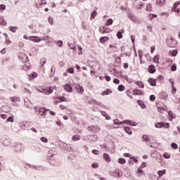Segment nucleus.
Wrapping results in <instances>:
<instances>
[{"label":"nucleus","instance_id":"6e6552de","mask_svg":"<svg viewBox=\"0 0 180 180\" xmlns=\"http://www.w3.org/2000/svg\"><path fill=\"white\" fill-rule=\"evenodd\" d=\"M48 162L51 164V165H53V167H56L57 165V161L56 160V158L54 156H52V158H47Z\"/></svg>","mask_w":180,"mask_h":180},{"label":"nucleus","instance_id":"a19ab883","mask_svg":"<svg viewBox=\"0 0 180 180\" xmlns=\"http://www.w3.org/2000/svg\"><path fill=\"white\" fill-rule=\"evenodd\" d=\"M56 45L58 47H63V41L59 40V41H56Z\"/></svg>","mask_w":180,"mask_h":180},{"label":"nucleus","instance_id":"c9c22d12","mask_svg":"<svg viewBox=\"0 0 180 180\" xmlns=\"http://www.w3.org/2000/svg\"><path fill=\"white\" fill-rule=\"evenodd\" d=\"M155 160L156 161H158V162H161L162 161V155L159 154L158 156L155 158Z\"/></svg>","mask_w":180,"mask_h":180},{"label":"nucleus","instance_id":"680f3d73","mask_svg":"<svg viewBox=\"0 0 180 180\" xmlns=\"http://www.w3.org/2000/svg\"><path fill=\"white\" fill-rule=\"evenodd\" d=\"M151 4H147L146 6V11H148L149 12H151Z\"/></svg>","mask_w":180,"mask_h":180},{"label":"nucleus","instance_id":"6e6d98bb","mask_svg":"<svg viewBox=\"0 0 180 180\" xmlns=\"http://www.w3.org/2000/svg\"><path fill=\"white\" fill-rule=\"evenodd\" d=\"M176 54H178V50H174L172 51V55L173 56V57L176 56Z\"/></svg>","mask_w":180,"mask_h":180},{"label":"nucleus","instance_id":"2eb2a0df","mask_svg":"<svg viewBox=\"0 0 180 180\" xmlns=\"http://www.w3.org/2000/svg\"><path fill=\"white\" fill-rule=\"evenodd\" d=\"M137 103L141 106V109H146L147 108V105H146V103H144V101L141 100H138Z\"/></svg>","mask_w":180,"mask_h":180},{"label":"nucleus","instance_id":"5fc2aeb1","mask_svg":"<svg viewBox=\"0 0 180 180\" xmlns=\"http://www.w3.org/2000/svg\"><path fill=\"white\" fill-rule=\"evenodd\" d=\"M139 57L140 60H142V58H143V51L141 50L139 51Z\"/></svg>","mask_w":180,"mask_h":180},{"label":"nucleus","instance_id":"bf43d9fd","mask_svg":"<svg viewBox=\"0 0 180 180\" xmlns=\"http://www.w3.org/2000/svg\"><path fill=\"white\" fill-rule=\"evenodd\" d=\"M6 8V6H5V4L0 5V11H5Z\"/></svg>","mask_w":180,"mask_h":180},{"label":"nucleus","instance_id":"37998d69","mask_svg":"<svg viewBox=\"0 0 180 180\" xmlns=\"http://www.w3.org/2000/svg\"><path fill=\"white\" fill-rule=\"evenodd\" d=\"M124 89V85H122V84H120L119 86H118V91H120V92H122V91Z\"/></svg>","mask_w":180,"mask_h":180},{"label":"nucleus","instance_id":"dca6fc26","mask_svg":"<svg viewBox=\"0 0 180 180\" xmlns=\"http://www.w3.org/2000/svg\"><path fill=\"white\" fill-rule=\"evenodd\" d=\"M160 99H165V101H167V99H168V94L162 91L160 94Z\"/></svg>","mask_w":180,"mask_h":180},{"label":"nucleus","instance_id":"49530a36","mask_svg":"<svg viewBox=\"0 0 180 180\" xmlns=\"http://www.w3.org/2000/svg\"><path fill=\"white\" fill-rule=\"evenodd\" d=\"M41 141L43 143H49V140L44 136L41 137Z\"/></svg>","mask_w":180,"mask_h":180},{"label":"nucleus","instance_id":"bb28decb","mask_svg":"<svg viewBox=\"0 0 180 180\" xmlns=\"http://www.w3.org/2000/svg\"><path fill=\"white\" fill-rule=\"evenodd\" d=\"M8 30H10V32H12L13 33H16V30H18V27H9Z\"/></svg>","mask_w":180,"mask_h":180},{"label":"nucleus","instance_id":"423d86ee","mask_svg":"<svg viewBox=\"0 0 180 180\" xmlns=\"http://www.w3.org/2000/svg\"><path fill=\"white\" fill-rule=\"evenodd\" d=\"M87 139L90 143H94V141H98V135H88Z\"/></svg>","mask_w":180,"mask_h":180},{"label":"nucleus","instance_id":"20e7f679","mask_svg":"<svg viewBox=\"0 0 180 180\" xmlns=\"http://www.w3.org/2000/svg\"><path fill=\"white\" fill-rule=\"evenodd\" d=\"M87 99H89V102L90 105H94V103H95V105H98V106H101V108H105V105H103V103H102L99 101H96V100H94L89 97H87Z\"/></svg>","mask_w":180,"mask_h":180},{"label":"nucleus","instance_id":"f8f14e48","mask_svg":"<svg viewBox=\"0 0 180 180\" xmlns=\"http://www.w3.org/2000/svg\"><path fill=\"white\" fill-rule=\"evenodd\" d=\"M148 70L150 72V74H154V72H155L156 71L155 66H154V65H149Z\"/></svg>","mask_w":180,"mask_h":180},{"label":"nucleus","instance_id":"774afa93","mask_svg":"<svg viewBox=\"0 0 180 180\" xmlns=\"http://www.w3.org/2000/svg\"><path fill=\"white\" fill-rule=\"evenodd\" d=\"M113 82L114 84H117L118 85V84L120 83V80H119V79H114Z\"/></svg>","mask_w":180,"mask_h":180},{"label":"nucleus","instance_id":"e433bc0d","mask_svg":"<svg viewBox=\"0 0 180 180\" xmlns=\"http://www.w3.org/2000/svg\"><path fill=\"white\" fill-rule=\"evenodd\" d=\"M7 122H11V123H13V122H15V119L13 118V117L11 116L8 117V119L6 120Z\"/></svg>","mask_w":180,"mask_h":180},{"label":"nucleus","instance_id":"4d7b16f0","mask_svg":"<svg viewBox=\"0 0 180 180\" xmlns=\"http://www.w3.org/2000/svg\"><path fill=\"white\" fill-rule=\"evenodd\" d=\"M30 77H32L33 79L37 77V73L36 72H32Z\"/></svg>","mask_w":180,"mask_h":180},{"label":"nucleus","instance_id":"b1692460","mask_svg":"<svg viewBox=\"0 0 180 180\" xmlns=\"http://www.w3.org/2000/svg\"><path fill=\"white\" fill-rule=\"evenodd\" d=\"M96 15H98L96 10L93 11L91 13V17L90 20H92L95 19V16H96Z\"/></svg>","mask_w":180,"mask_h":180},{"label":"nucleus","instance_id":"052dcab7","mask_svg":"<svg viewBox=\"0 0 180 180\" xmlns=\"http://www.w3.org/2000/svg\"><path fill=\"white\" fill-rule=\"evenodd\" d=\"M150 101L151 102H154V101H155V96L154 95H150Z\"/></svg>","mask_w":180,"mask_h":180},{"label":"nucleus","instance_id":"f704fd0d","mask_svg":"<svg viewBox=\"0 0 180 180\" xmlns=\"http://www.w3.org/2000/svg\"><path fill=\"white\" fill-rule=\"evenodd\" d=\"M6 109H8V105H4V106H1V110L4 112L5 113H8V112H9V111L6 110Z\"/></svg>","mask_w":180,"mask_h":180},{"label":"nucleus","instance_id":"412c9836","mask_svg":"<svg viewBox=\"0 0 180 180\" xmlns=\"http://www.w3.org/2000/svg\"><path fill=\"white\" fill-rule=\"evenodd\" d=\"M142 140H143V141H144L145 143H148V141H150V136H148V135L144 134V135L142 136Z\"/></svg>","mask_w":180,"mask_h":180},{"label":"nucleus","instance_id":"864d4df0","mask_svg":"<svg viewBox=\"0 0 180 180\" xmlns=\"http://www.w3.org/2000/svg\"><path fill=\"white\" fill-rule=\"evenodd\" d=\"M114 123H115L117 126H119V125H120V124H122V122H119V120H118V119L115 120H114Z\"/></svg>","mask_w":180,"mask_h":180},{"label":"nucleus","instance_id":"7c9ffc66","mask_svg":"<svg viewBox=\"0 0 180 180\" xmlns=\"http://www.w3.org/2000/svg\"><path fill=\"white\" fill-rule=\"evenodd\" d=\"M46 62H47V59H46L45 58H42L40 60V64H41V67H44V64H46Z\"/></svg>","mask_w":180,"mask_h":180},{"label":"nucleus","instance_id":"ea45409f","mask_svg":"<svg viewBox=\"0 0 180 180\" xmlns=\"http://www.w3.org/2000/svg\"><path fill=\"white\" fill-rule=\"evenodd\" d=\"M168 114L169 116H170L171 119H175V117H176V115H175L174 112H172V111H169Z\"/></svg>","mask_w":180,"mask_h":180},{"label":"nucleus","instance_id":"cd10ccee","mask_svg":"<svg viewBox=\"0 0 180 180\" xmlns=\"http://www.w3.org/2000/svg\"><path fill=\"white\" fill-rule=\"evenodd\" d=\"M72 139L73 140V141H78V140L81 139V136H79V135H78V134L74 135L72 136Z\"/></svg>","mask_w":180,"mask_h":180},{"label":"nucleus","instance_id":"c756f323","mask_svg":"<svg viewBox=\"0 0 180 180\" xmlns=\"http://www.w3.org/2000/svg\"><path fill=\"white\" fill-rule=\"evenodd\" d=\"M63 147H65V151H72V148L67 144L64 145Z\"/></svg>","mask_w":180,"mask_h":180},{"label":"nucleus","instance_id":"4be33fe9","mask_svg":"<svg viewBox=\"0 0 180 180\" xmlns=\"http://www.w3.org/2000/svg\"><path fill=\"white\" fill-rule=\"evenodd\" d=\"M109 94H112V90L107 89L101 93V95L105 96V95H109Z\"/></svg>","mask_w":180,"mask_h":180},{"label":"nucleus","instance_id":"5701e85b","mask_svg":"<svg viewBox=\"0 0 180 180\" xmlns=\"http://www.w3.org/2000/svg\"><path fill=\"white\" fill-rule=\"evenodd\" d=\"M124 131H126V133H127V134H132V133H133V131L129 127H125L124 128Z\"/></svg>","mask_w":180,"mask_h":180},{"label":"nucleus","instance_id":"3c124183","mask_svg":"<svg viewBox=\"0 0 180 180\" xmlns=\"http://www.w3.org/2000/svg\"><path fill=\"white\" fill-rule=\"evenodd\" d=\"M68 72H69L70 74H74V68H69L67 70Z\"/></svg>","mask_w":180,"mask_h":180},{"label":"nucleus","instance_id":"ddd939ff","mask_svg":"<svg viewBox=\"0 0 180 180\" xmlns=\"http://www.w3.org/2000/svg\"><path fill=\"white\" fill-rule=\"evenodd\" d=\"M148 82L151 86H155V85H157V79H155L149 78Z\"/></svg>","mask_w":180,"mask_h":180},{"label":"nucleus","instance_id":"a18cd8bd","mask_svg":"<svg viewBox=\"0 0 180 180\" xmlns=\"http://www.w3.org/2000/svg\"><path fill=\"white\" fill-rule=\"evenodd\" d=\"M92 154H94V155H99L100 154V152L98 150H92Z\"/></svg>","mask_w":180,"mask_h":180},{"label":"nucleus","instance_id":"c03bdc74","mask_svg":"<svg viewBox=\"0 0 180 180\" xmlns=\"http://www.w3.org/2000/svg\"><path fill=\"white\" fill-rule=\"evenodd\" d=\"M136 84H137V85H138L139 86H140L141 88H144V84L142 83L141 81H138V82H136Z\"/></svg>","mask_w":180,"mask_h":180},{"label":"nucleus","instance_id":"9d476101","mask_svg":"<svg viewBox=\"0 0 180 180\" xmlns=\"http://www.w3.org/2000/svg\"><path fill=\"white\" fill-rule=\"evenodd\" d=\"M75 88L79 94H84V87L79 84H76Z\"/></svg>","mask_w":180,"mask_h":180},{"label":"nucleus","instance_id":"13d9d810","mask_svg":"<svg viewBox=\"0 0 180 180\" xmlns=\"http://www.w3.org/2000/svg\"><path fill=\"white\" fill-rule=\"evenodd\" d=\"M160 60V58L158 57V55L155 56L154 58H153V61L154 63H158V60Z\"/></svg>","mask_w":180,"mask_h":180},{"label":"nucleus","instance_id":"de8ad7c7","mask_svg":"<svg viewBox=\"0 0 180 180\" xmlns=\"http://www.w3.org/2000/svg\"><path fill=\"white\" fill-rule=\"evenodd\" d=\"M58 99H59V101L61 102H65L67 101V98L64 96H60L58 98Z\"/></svg>","mask_w":180,"mask_h":180},{"label":"nucleus","instance_id":"a878e982","mask_svg":"<svg viewBox=\"0 0 180 180\" xmlns=\"http://www.w3.org/2000/svg\"><path fill=\"white\" fill-rule=\"evenodd\" d=\"M166 173H167V170L165 169L158 171V174L159 175V178H161V176H162V175H165V174Z\"/></svg>","mask_w":180,"mask_h":180},{"label":"nucleus","instance_id":"0e129e2a","mask_svg":"<svg viewBox=\"0 0 180 180\" xmlns=\"http://www.w3.org/2000/svg\"><path fill=\"white\" fill-rule=\"evenodd\" d=\"M171 71H176V65H172Z\"/></svg>","mask_w":180,"mask_h":180},{"label":"nucleus","instance_id":"603ef678","mask_svg":"<svg viewBox=\"0 0 180 180\" xmlns=\"http://www.w3.org/2000/svg\"><path fill=\"white\" fill-rule=\"evenodd\" d=\"M179 5H180V1L174 3L173 8H174V9H176V8H178V6H179Z\"/></svg>","mask_w":180,"mask_h":180},{"label":"nucleus","instance_id":"0eeeda50","mask_svg":"<svg viewBox=\"0 0 180 180\" xmlns=\"http://www.w3.org/2000/svg\"><path fill=\"white\" fill-rule=\"evenodd\" d=\"M122 124H129V126H137V123L131 122L130 120H125L121 122Z\"/></svg>","mask_w":180,"mask_h":180},{"label":"nucleus","instance_id":"e2e57ef3","mask_svg":"<svg viewBox=\"0 0 180 180\" xmlns=\"http://www.w3.org/2000/svg\"><path fill=\"white\" fill-rule=\"evenodd\" d=\"M48 20H49L50 25H54V22H53V18L51 17H49Z\"/></svg>","mask_w":180,"mask_h":180},{"label":"nucleus","instance_id":"79ce46f5","mask_svg":"<svg viewBox=\"0 0 180 180\" xmlns=\"http://www.w3.org/2000/svg\"><path fill=\"white\" fill-rule=\"evenodd\" d=\"M172 148H174V150H178V145L175 143H171Z\"/></svg>","mask_w":180,"mask_h":180},{"label":"nucleus","instance_id":"473e14b6","mask_svg":"<svg viewBox=\"0 0 180 180\" xmlns=\"http://www.w3.org/2000/svg\"><path fill=\"white\" fill-rule=\"evenodd\" d=\"M110 25H113V20L112 18H109L106 22V26H110Z\"/></svg>","mask_w":180,"mask_h":180},{"label":"nucleus","instance_id":"9b49d317","mask_svg":"<svg viewBox=\"0 0 180 180\" xmlns=\"http://www.w3.org/2000/svg\"><path fill=\"white\" fill-rule=\"evenodd\" d=\"M128 18L132 20V22H137V18L134 15V14H133V13H129Z\"/></svg>","mask_w":180,"mask_h":180},{"label":"nucleus","instance_id":"69168bd1","mask_svg":"<svg viewBox=\"0 0 180 180\" xmlns=\"http://www.w3.org/2000/svg\"><path fill=\"white\" fill-rule=\"evenodd\" d=\"M143 6H144V4H143V2H141L139 4V6H137V9H142Z\"/></svg>","mask_w":180,"mask_h":180},{"label":"nucleus","instance_id":"f257e3e1","mask_svg":"<svg viewBox=\"0 0 180 180\" xmlns=\"http://www.w3.org/2000/svg\"><path fill=\"white\" fill-rule=\"evenodd\" d=\"M11 147L15 153H22V151H25V145L21 143H14Z\"/></svg>","mask_w":180,"mask_h":180},{"label":"nucleus","instance_id":"58836bf2","mask_svg":"<svg viewBox=\"0 0 180 180\" xmlns=\"http://www.w3.org/2000/svg\"><path fill=\"white\" fill-rule=\"evenodd\" d=\"M163 157H164V158H166L167 160H168V159L171 158V155L168 153H165L163 154Z\"/></svg>","mask_w":180,"mask_h":180},{"label":"nucleus","instance_id":"72a5a7b5","mask_svg":"<svg viewBox=\"0 0 180 180\" xmlns=\"http://www.w3.org/2000/svg\"><path fill=\"white\" fill-rule=\"evenodd\" d=\"M11 101H12V102H20V98H18L16 96L11 97Z\"/></svg>","mask_w":180,"mask_h":180},{"label":"nucleus","instance_id":"2f4dec72","mask_svg":"<svg viewBox=\"0 0 180 180\" xmlns=\"http://www.w3.org/2000/svg\"><path fill=\"white\" fill-rule=\"evenodd\" d=\"M118 162H119V164H122V165L126 164V159H124L123 158H120L118 159Z\"/></svg>","mask_w":180,"mask_h":180},{"label":"nucleus","instance_id":"39448f33","mask_svg":"<svg viewBox=\"0 0 180 180\" xmlns=\"http://www.w3.org/2000/svg\"><path fill=\"white\" fill-rule=\"evenodd\" d=\"M18 58L22 63H27V61H29V57H27V55H26V53H20L18 56Z\"/></svg>","mask_w":180,"mask_h":180},{"label":"nucleus","instance_id":"7ed1b4c3","mask_svg":"<svg viewBox=\"0 0 180 180\" xmlns=\"http://www.w3.org/2000/svg\"><path fill=\"white\" fill-rule=\"evenodd\" d=\"M101 130V127L98 125H93L88 127V131L91 133H98Z\"/></svg>","mask_w":180,"mask_h":180},{"label":"nucleus","instance_id":"a211bd4d","mask_svg":"<svg viewBox=\"0 0 180 180\" xmlns=\"http://www.w3.org/2000/svg\"><path fill=\"white\" fill-rule=\"evenodd\" d=\"M56 156V151L54 150H49L47 158L51 159L53 157Z\"/></svg>","mask_w":180,"mask_h":180},{"label":"nucleus","instance_id":"4468645a","mask_svg":"<svg viewBox=\"0 0 180 180\" xmlns=\"http://www.w3.org/2000/svg\"><path fill=\"white\" fill-rule=\"evenodd\" d=\"M47 110H48L46 108H41L39 110V112L41 115V116H44V115L47 114V112H46Z\"/></svg>","mask_w":180,"mask_h":180},{"label":"nucleus","instance_id":"338daca9","mask_svg":"<svg viewBox=\"0 0 180 180\" xmlns=\"http://www.w3.org/2000/svg\"><path fill=\"white\" fill-rule=\"evenodd\" d=\"M163 127H165V129H169V123H164Z\"/></svg>","mask_w":180,"mask_h":180},{"label":"nucleus","instance_id":"1a4fd4ad","mask_svg":"<svg viewBox=\"0 0 180 180\" xmlns=\"http://www.w3.org/2000/svg\"><path fill=\"white\" fill-rule=\"evenodd\" d=\"M63 87L66 92H72V86H71V84H65V85H63Z\"/></svg>","mask_w":180,"mask_h":180},{"label":"nucleus","instance_id":"f3484780","mask_svg":"<svg viewBox=\"0 0 180 180\" xmlns=\"http://www.w3.org/2000/svg\"><path fill=\"white\" fill-rule=\"evenodd\" d=\"M133 95H143V91L139 89H135L132 91Z\"/></svg>","mask_w":180,"mask_h":180},{"label":"nucleus","instance_id":"6ab92c4d","mask_svg":"<svg viewBox=\"0 0 180 180\" xmlns=\"http://www.w3.org/2000/svg\"><path fill=\"white\" fill-rule=\"evenodd\" d=\"M103 157L105 161H106V162H110L111 161L110 156H109L108 153H103Z\"/></svg>","mask_w":180,"mask_h":180},{"label":"nucleus","instance_id":"8fccbe9b","mask_svg":"<svg viewBox=\"0 0 180 180\" xmlns=\"http://www.w3.org/2000/svg\"><path fill=\"white\" fill-rule=\"evenodd\" d=\"M158 5H163L164 2H165V0H157Z\"/></svg>","mask_w":180,"mask_h":180},{"label":"nucleus","instance_id":"393cba45","mask_svg":"<svg viewBox=\"0 0 180 180\" xmlns=\"http://www.w3.org/2000/svg\"><path fill=\"white\" fill-rule=\"evenodd\" d=\"M109 40V37H101L100 38V43H105V41H108Z\"/></svg>","mask_w":180,"mask_h":180},{"label":"nucleus","instance_id":"c85d7f7f","mask_svg":"<svg viewBox=\"0 0 180 180\" xmlns=\"http://www.w3.org/2000/svg\"><path fill=\"white\" fill-rule=\"evenodd\" d=\"M155 126L157 129H161L164 126V122H158Z\"/></svg>","mask_w":180,"mask_h":180},{"label":"nucleus","instance_id":"09e8293b","mask_svg":"<svg viewBox=\"0 0 180 180\" xmlns=\"http://www.w3.org/2000/svg\"><path fill=\"white\" fill-rule=\"evenodd\" d=\"M92 168H98L99 167V164L98 162H94L91 165Z\"/></svg>","mask_w":180,"mask_h":180},{"label":"nucleus","instance_id":"4c0bfd02","mask_svg":"<svg viewBox=\"0 0 180 180\" xmlns=\"http://www.w3.org/2000/svg\"><path fill=\"white\" fill-rule=\"evenodd\" d=\"M117 39H120L123 37V34L122 33V32L118 31L117 32Z\"/></svg>","mask_w":180,"mask_h":180},{"label":"nucleus","instance_id":"aec40b11","mask_svg":"<svg viewBox=\"0 0 180 180\" xmlns=\"http://www.w3.org/2000/svg\"><path fill=\"white\" fill-rule=\"evenodd\" d=\"M30 40L34 41L35 43H39V41H41V39L39 37H30Z\"/></svg>","mask_w":180,"mask_h":180},{"label":"nucleus","instance_id":"f03ea898","mask_svg":"<svg viewBox=\"0 0 180 180\" xmlns=\"http://www.w3.org/2000/svg\"><path fill=\"white\" fill-rule=\"evenodd\" d=\"M38 92H41V94H44V95H50V94H53V88L50 87H42L40 89H37Z\"/></svg>","mask_w":180,"mask_h":180}]
</instances>
